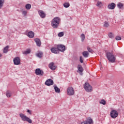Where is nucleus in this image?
<instances>
[{
  "instance_id": "f257e3e1",
  "label": "nucleus",
  "mask_w": 124,
  "mask_h": 124,
  "mask_svg": "<svg viewBox=\"0 0 124 124\" xmlns=\"http://www.w3.org/2000/svg\"><path fill=\"white\" fill-rule=\"evenodd\" d=\"M61 23V18L59 17H54L51 21V26L53 29H57L59 28Z\"/></svg>"
},
{
  "instance_id": "f03ea898",
  "label": "nucleus",
  "mask_w": 124,
  "mask_h": 124,
  "mask_svg": "<svg viewBox=\"0 0 124 124\" xmlns=\"http://www.w3.org/2000/svg\"><path fill=\"white\" fill-rule=\"evenodd\" d=\"M106 56L108 61H109L110 62H112V63L116 62L117 58L115 57V55H114L113 53L108 52L106 53Z\"/></svg>"
},
{
  "instance_id": "7ed1b4c3",
  "label": "nucleus",
  "mask_w": 124,
  "mask_h": 124,
  "mask_svg": "<svg viewBox=\"0 0 124 124\" xmlns=\"http://www.w3.org/2000/svg\"><path fill=\"white\" fill-rule=\"evenodd\" d=\"M19 116L20 118H21L22 120L24 122H28L29 124H31V123H32V121L24 114L20 113L19 114Z\"/></svg>"
},
{
  "instance_id": "20e7f679",
  "label": "nucleus",
  "mask_w": 124,
  "mask_h": 124,
  "mask_svg": "<svg viewBox=\"0 0 124 124\" xmlns=\"http://www.w3.org/2000/svg\"><path fill=\"white\" fill-rule=\"evenodd\" d=\"M84 88L86 92H87V93H91V92H93V87L88 82L85 83Z\"/></svg>"
},
{
  "instance_id": "39448f33",
  "label": "nucleus",
  "mask_w": 124,
  "mask_h": 124,
  "mask_svg": "<svg viewBox=\"0 0 124 124\" xmlns=\"http://www.w3.org/2000/svg\"><path fill=\"white\" fill-rule=\"evenodd\" d=\"M110 115L112 119H116L119 116V113L117 110L113 109L110 111Z\"/></svg>"
},
{
  "instance_id": "423d86ee",
  "label": "nucleus",
  "mask_w": 124,
  "mask_h": 124,
  "mask_svg": "<svg viewBox=\"0 0 124 124\" xmlns=\"http://www.w3.org/2000/svg\"><path fill=\"white\" fill-rule=\"evenodd\" d=\"M74 89L72 87H69L67 89V94L68 95H74Z\"/></svg>"
},
{
  "instance_id": "0eeeda50",
  "label": "nucleus",
  "mask_w": 124,
  "mask_h": 124,
  "mask_svg": "<svg viewBox=\"0 0 124 124\" xmlns=\"http://www.w3.org/2000/svg\"><path fill=\"white\" fill-rule=\"evenodd\" d=\"M81 124H93V121L91 117H88L85 121L81 122Z\"/></svg>"
},
{
  "instance_id": "6e6552de",
  "label": "nucleus",
  "mask_w": 124,
  "mask_h": 124,
  "mask_svg": "<svg viewBox=\"0 0 124 124\" xmlns=\"http://www.w3.org/2000/svg\"><path fill=\"white\" fill-rule=\"evenodd\" d=\"M57 47L58 49L59 52H64L65 51V46L63 45H57Z\"/></svg>"
},
{
  "instance_id": "1a4fd4ad",
  "label": "nucleus",
  "mask_w": 124,
  "mask_h": 124,
  "mask_svg": "<svg viewBox=\"0 0 124 124\" xmlns=\"http://www.w3.org/2000/svg\"><path fill=\"white\" fill-rule=\"evenodd\" d=\"M35 73L36 75H39L40 76H43L44 75V72L40 69V68L36 69Z\"/></svg>"
},
{
  "instance_id": "9d476101",
  "label": "nucleus",
  "mask_w": 124,
  "mask_h": 124,
  "mask_svg": "<svg viewBox=\"0 0 124 124\" xmlns=\"http://www.w3.org/2000/svg\"><path fill=\"white\" fill-rule=\"evenodd\" d=\"M83 71H84V69L81 65H78V70L77 72L80 74L81 76H83Z\"/></svg>"
},
{
  "instance_id": "9b49d317",
  "label": "nucleus",
  "mask_w": 124,
  "mask_h": 124,
  "mask_svg": "<svg viewBox=\"0 0 124 124\" xmlns=\"http://www.w3.org/2000/svg\"><path fill=\"white\" fill-rule=\"evenodd\" d=\"M14 63L15 65H19L21 63V60L20 58L16 57L14 59Z\"/></svg>"
},
{
  "instance_id": "f8f14e48",
  "label": "nucleus",
  "mask_w": 124,
  "mask_h": 124,
  "mask_svg": "<svg viewBox=\"0 0 124 124\" xmlns=\"http://www.w3.org/2000/svg\"><path fill=\"white\" fill-rule=\"evenodd\" d=\"M50 51L52 53H53V54H56V55H58V54H60V51H59L58 47H52L50 49Z\"/></svg>"
},
{
  "instance_id": "ddd939ff",
  "label": "nucleus",
  "mask_w": 124,
  "mask_h": 124,
  "mask_svg": "<svg viewBox=\"0 0 124 124\" xmlns=\"http://www.w3.org/2000/svg\"><path fill=\"white\" fill-rule=\"evenodd\" d=\"M38 14L42 19H44L46 17V14L42 10H39Z\"/></svg>"
},
{
  "instance_id": "4468645a",
  "label": "nucleus",
  "mask_w": 124,
  "mask_h": 124,
  "mask_svg": "<svg viewBox=\"0 0 124 124\" xmlns=\"http://www.w3.org/2000/svg\"><path fill=\"white\" fill-rule=\"evenodd\" d=\"M45 85L48 86H52V85H54V81L52 79H48L45 82Z\"/></svg>"
},
{
  "instance_id": "2eb2a0df",
  "label": "nucleus",
  "mask_w": 124,
  "mask_h": 124,
  "mask_svg": "<svg viewBox=\"0 0 124 124\" xmlns=\"http://www.w3.org/2000/svg\"><path fill=\"white\" fill-rule=\"evenodd\" d=\"M48 67H49L51 70H55L57 68V66L55 65V63L51 62L49 64Z\"/></svg>"
},
{
  "instance_id": "dca6fc26",
  "label": "nucleus",
  "mask_w": 124,
  "mask_h": 124,
  "mask_svg": "<svg viewBox=\"0 0 124 124\" xmlns=\"http://www.w3.org/2000/svg\"><path fill=\"white\" fill-rule=\"evenodd\" d=\"M115 7H116V4L115 3H111L108 6V9H115Z\"/></svg>"
},
{
  "instance_id": "f3484780",
  "label": "nucleus",
  "mask_w": 124,
  "mask_h": 124,
  "mask_svg": "<svg viewBox=\"0 0 124 124\" xmlns=\"http://www.w3.org/2000/svg\"><path fill=\"white\" fill-rule=\"evenodd\" d=\"M34 41L38 47H40V46H41V41H40V39L35 38Z\"/></svg>"
},
{
  "instance_id": "a211bd4d",
  "label": "nucleus",
  "mask_w": 124,
  "mask_h": 124,
  "mask_svg": "<svg viewBox=\"0 0 124 124\" xmlns=\"http://www.w3.org/2000/svg\"><path fill=\"white\" fill-rule=\"evenodd\" d=\"M27 35L30 38H33V37H34V32L32 31H30L28 32Z\"/></svg>"
},
{
  "instance_id": "6ab92c4d",
  "label": "nucleus",
  "mask_w": 124,
  "mask_h": 124,
  "mask_svg": "<svg viewBox=\"0 0 124 124\" xmlns=\"http://www.w3.org/2000/svg\"><path fill=\"white\" fill-rule=\"evenodd\" d=\"M89 55H90V53H89V51H84L82 52V56H83L84 58H88Z\"/></svg>"
},
{
  "instance_id": "aec40b11",
  "label": "nucleus",
  "mask_w": 124,
  "mask_h": 124,
  "mask_svg": "<svg viewBox=\"0 0 124 124\" xmlns=\"http://www.w3.org/2000/svg\"><path fill=\"white\" fill-rule=\"evenodd\" d=\"M54 88L56 93H61V89L58 88L57 86H54Z\"/></svg>"
},
{
  "instance_id": "412c9836",
  "label": "nucleus",
  "mask_w": 124,
  "mask_h": 124,
  "mask_svg": "<svg viewBox=\"0 0 124 124\" xmlns=\"http://www.w3.org/2000/svg\"><path fill=\"white\" fill-rule=\"evenodd\" d=\"M5 0H0V10L3 7Z\"/></svg>"
},
{
  "instance_id": "4be33fe9",
  "label": "nucleus",
  "mask_w": 124,
  "mask_h": 124,
  "mask_svg": "<svg viewBox=\"0 0 124 124\" xmlns=\"http://www.w3.org/2000/svg\"><path fill=\"white\" fill-rule=\"evenodd\" d=\"M9 48V46H5L4 49H3V53L4 54H6V53H7V52H8V48Z\"/></svg>"
},
{
  "instance_id": "5701e85b",
  "label": "nucleus",
  "mask_w": 124,
  "mask_h": 124,
  "mask_svg": "<svg viewBox=\"0 0 124 124\" xmlns=\"http://www.w3.org/2000/svg\"><path fill=\"white\" fill-rule=\"evenodd\" d=\"M23 55H28V54H31V49H28L26 51L23 52Z\"/></svg>"
},
{
  "instance_id": "b1692460",
  "label": "nucleus",
  "mask_w": 124,
  "mask_h": 124,
  "mask_svg": "<svg viewBox=\"0 0 124 124\" xmlns=\"http://www.w3.org/2000/svg\"><path fill=\"white\" fill-rule=\"evenodd\" d=\"M26 9L28 10H30L31 8V4H27L25 6Z\"/></svg>"
},
{
  "instance_id": "393cba45",
  "label": "nucleus",
  "mask_w": 124,
  "mask_h": 124,
  "mask_svg": "<svg viewBox=\"0 0 124 124\" xmlns=\"http://www.w3.org/2000/svg\"><path fill=\"white\" fill-rule=\"evenodd\" d=\"M117 7H118V8H119V9H121L123 8V7H124V5L122 3H118L117 4Z\"/></svg>"
},
{
  "instance_id": "a878e982",
  "label": "nucleus",
  "mask_w": 124,
  "mask_h": 124,
  "mask_svg": "<svg viewBox=\"0 0 124 124\" xmlns=\"http://www.w3.org/2000/svg\"><path fill=\"white\" fill-rule=\"evenodd\" d=\"M63 6L65 8H67L68 7H69V6H70V4H69V3L65 2L63 4Z\"/></svg>"
},
{
  "instance_id": "bb28decb",
  "label": "nucleus",
  "mask_w": 124,
  "mask_h": 124,
  "mask_svg": "<svg viewBox=\"0 0 124 124\" xmlns=\"http://www.w3.org/2000/svg\"><path fill=\"white\" fill-rule=\"evenodd\" d=\"M37 57H38V58H42L43 56V53L42 52H39L38 53H37L36 54Z\"/></svg>"
},
{
  "instance_id": "cd10ccee",
  "label": "nucleus",
  "mask_w": 124,
  "mask_h": 124,
  "mask_svg": "<svg viewBox=\"0 0 124 124\" xmlns=\"http://www.w3.org/2000/svg\"><path fill=\"white\" fill-rule=\"evenodd\" d=\"M108 36L109 38H114V34L112 32H109L108 34Z\"/></svg>"
},
{
  "instance_id": "c85d7f7f",
  "label": "nucleus",
  "mask_w": 124,
  "mask_h": 124,
  "mask_svg": "<svg viewBox=\"0 0 124 124\" xmlns=\"http://www.w3.org/2000/svg\"><path fill=\"white\" fill-rule=\"evenodd\" d=\"M104 27H105V28H108L109 27V23L107 21H105L104 23Z\"/></svg>"
},
{
  "instance_id": "c756f323",
  "label": "nucleus",
  "mask_w": 124,
  "mask_h": 124,
  "mask_svg": "<svg viewBox=\"0 0 124 124\" xmlns=\"http://www.w3.org/2000/svg\"><path fill=\"white\" fill-rule=\"evenodd\" d=\"M80 37L81 38V41L82 42H83V41H84V40H85V34L84 33L81 34Z\"/></svg>"
},
{
  "instance_id": "7c9ffc66",
  "label": "nucleus",
  "mask_w": 124,
  "mask_h": 124,
  "mask_svg": "<svg viewBox=\"0 0 124 124\" xmlns=\"http://www.w3.org/2000/svg\"><path fill=\"white\" fill-rule=\"evenodd\" d=\"M87 51L89 53H93V49L91 48L90 46H87Z\"/></svg>"
},
{
  "instance_id": "2f4dec72",
  "label": "nucleus",
  "mask_w": 124,
  "mask_h": 124,
  "mask_svg": "<svg viewBox=\"0 0 124 124\" xmlns=\"http://www.w3.org/2000/svg\"><path fill=\"white\" fill-rule=\"evenodd\" d=\"M100 103V104H103V105H105V104H106V101L104 99L101 100Z\"/></svg>"
},
{
  "instance_id": "473e14b6",
  "label": "nucleus",
  "mask_w": 124,
  "mask_h": 124,
  "mask_svg": "<svg viewBox=\"0 0 124 124\" xmlns=\"http://www.w3.org/2000/svg\"><path fill=\"white\" fill-rule=\"evenodd\" d=\"M6 96H7L8 97H10V96H11V92H7L6 93Z\"/></svg>"
},
{
  "instance_id": "72a5a7b5",
  "label": "nucleus",
  "mask_w": 124,
  "mask_h": 124,
  "mask_svg": "<svg viewBox=\"0 0 124 124\" xmlns=\"http://www.w3.org/2000/svg\"><path fill=\"white\" fill-rule=\"evenodd\" d=\"M79 62L81 63H83V62H84V59L82 56H80L79 57Z\"/></svg>"
},
{
  "instance_id": "f704fd0d",
  "label": "nucleus",
  "mask_w": 124,
  "mask_h": 124,
  "mask_svg": "<svg viewBox=\"0 0 124 124\" xmlns=\"http://www.w3.org/2000/svg\"><path fill=\"white\" fill-rule=\"evenodd\" d=\"M63 35H64L63 32H60L58 33V36H59V37H62Z\"/></svg>"
},
{
  "instance_id": "c9c22d12",
  "label": "nucleus",
  "mask_w": 124,
  "mask_h": 124,
  "mask_svg": "<svg viewBox=\"0 0 124 124\" xmlns=\"http://www.w3.org/2000/svg\"><path fill=\"white\" fill-rule=\"evenodd\" d=\"M101 5V2L98 1V2H97L96 6H97L98 7H100Z\"/></svg>"
},
{
  "instance_id": "e433bc0d",
  "label": "nucleus",
  "mask_w": 124,
  "mask_h": 124,
  "mask_svg": "<svg viewBox=\"0 0 124 124\" xmlns=\"http://www.w3.org/2000/svg\"><path fill=\"white\" fill-rule=\"evenodd\" d=\"M116 40H121V38L120 36H117L115 38Z\"/></svg>"
},
{
  "instance_id": "4c0bfd02",
  "label": "nucleus",
  "mask_w": 124,
  "mask_h": 124,
  "mask_svg": "<svg viewBox=\"0 0 124 124\" xmlns=\"http://www.w3.org/2000/svg\"><path fill=\"white\" fill-rule=\"evenodd\" d=\"M27 12L26 11L22 12V14L23 15H24V16H26V15H27Z\"/></svg>"
},
{
  "instance_id": "58836bf2",
  "label": "nucleus",
  "mask_w": 124,
  "mask_h": 124,
  "mask_svg": "<svg viewBox=\"0 0 124 124\" xmlns=\"http://www.w3.org/2000/svg\"><path fill=\"white\" fill-rule=\"evenodd\" d=\"M27 112L30 114V115H31V112L30 110V109H28Z\"/></svg>"
},
{
  "instance_id": "ea45409f",
  "label": "nucleus",
  "mask_w": 124,
  "mask_h": 124,
  "mask_svg": "<svg viewBox=\"0 0 124 124\" xmlns=\"http://www.w3.org/2000/svg\"><path fill=\"white\" fill-rule=\"evenodd\" d=\"M2 56L1 54H0V58Z\"/></svg>"
}]
</instances>
